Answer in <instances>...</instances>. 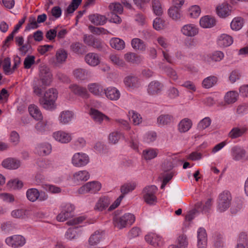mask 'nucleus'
<instances>
[{"label":"nucleus","mask_w":248,"mask_h":248,"mask_svg":"<svg viewBox=\"0 0 248 248\" xmlns=\"http://www.w3.org/2000/svg\"><path fill=\"white\" fill-rule=\"evenodd\" d=\"M30 115L36 120H42L43 117L38 107L34 105H30L28 108Z\"/></svg>","instance_id":"obj_24"},{"label":"nucleus","mask_w":248,"mask_h":248,"mask_svg":"<svg viewBox=\"0 0 248 248\" xmlns=\"http://www.w3.org/2000/svg\"><path fill=\"white\" fill-rule=\"evenodd\" d=\"M90 175L89 172L86 170L79 171L74 174V180L75 181L88 180L89 178Z\"/></svg>","instance_id":"obj_42"},{"label":"nucleus","mask_w":248,"mask_h":248,"mask_svg":"<svg viewBox=\"0 0 248 248\" xmlns=\"http://www.w3.org/2000/svg\"><path fill=\"white\" fill-rule=\"evenodd\" d=\"M52 74L46 66L43 65L40 67L39 81L41 82L42 86H49L52 81Z\"/></svg>","instance_id":"obj_4"},{"label":"nucleus","mask_w":248,"mask_h":248,"mask_svg":"<svg viewBox=\"0 0 248 248\" xmlns=\"http://www.w3.org/2000/svg\"><path fill=\"white\" fill-rule=\"evenodd\" d=\"M131 46L134 49L140 51H144L146 48L145 43L142 40L138 38L132 40Z\"/></svg>","instance_id":"obj_30"},{"label":"nucleus","mask_w":248,"mask_h":248,"mask_svg":"<svg viewBox=\"0 0 248 248\" xmlns=\"http://www.w3.org/2000/svg\"><path fill=\"white\" fill-rule=\"evenodd\" d=\"M86 62L90 66H95L100 62L99 55L95 53L90 52L86 54L84 57Z\"/></svg>","instance_id":"obj_13"},{"label":"nucleus","mask_w":248,"mask_h":248,"mask_svg":"<svg viewBox=\"0 0 248 248\" xmlns=\"http://www.w3.org/2000/svg\"><path fill=\"white\" fill-rule=\"evenodd\" d=\"M43 97L55 102L58 97V92L55 89H49L46 92Z\"/></svg>","instance_id":"obj_49"},{"label":"nucleus","mask_w":248,"mask_h":248,"mask_svg":"<svg viewBox=\"0 0 248 248\" xmlns=\"http://www.w3.org/2000/svg\"><path fill=\"white\" fill-rule=\"evenodd\" d=\"M70 48L73 53L80 56L83 55L87 52L86 46L78 42L72 43Z\"/></svg>","instance_id":"obj_12"},{"label":"nucleus","mask_w":248,"mask_h":248,"mask_svg":"<svg viewBox=\"0 0 248 248\" xmlns=\"http://www.w3.org/2000/svg\"><path fill=\"white\" fill-rule=\"evenodd\" d=\"M110 202V201L108 197H101L96 203L95 209L99 211H102L108 206Z\"/></svg>","instance_id":"obj_31"},{"label":"nucleus","mask_w":248,"mask_h":248,"mask_svg":"<svg viewBox=\"0 0 248 248\" xmlns=\"http://www.w3.org/2000/svg\"><path fill=\"white\" fill-rule=\"evenodd\" d=\"M200 24L203 28H209L215 25L216 20L214 17L206 16L201 19Z\"/></svg>","instance_id":"obj_26"},{"label":"nucleus","mask_w":248,"mask_h":248,"mask_svg":"<svg viewBox=\"0 0 248 248\" xmlns=\"http://www.w3.org/2000/svg\"><path fill=\"white\" fill-rule=\"evenodd\" d=\"M124 82L127 88L130 89H135L140 87V82L139 78L135 76H128L126 77Z\"/></svg>","instance_id":"obj_10"},{"label":"nucleus","mask_w":248,"mask_h":248,"mask_svg":"<svg viewBox=\"0 0 248 248\" xmlns=\"http://www.w3.org/2000/svg\"><path fill=\"white\" fill-rule=\"evenodd\" d=\"M178 245L177 246L171 245L168 248H186L188 245L186 236L182 234L177 238Z\"/></svg>","instance_id":"obj_36"},{"label":"nucleus","mask_w":248,"mask_h":248,"mask_svg":"<svg viewBox=\"0 0 248 248\" xmlns=\"http://www.w3.org/2000/svg\"><path fill=\"white\" fill-rule=\"evenodd\" d=\"M232 201V196L230 192L224 190L218 196L217 200V210L223 212L226 211L230 206Z\"/></svg>","instance_id":"obj_1"},{"label":"nucleus","mask_w":248,"mask_h":248,"mask_svg":"<svg viewBox=\"0 0 248 248\" xmlns=\"http://www.w3.org/2000/svg\"><path fill=\"white\" fill-rule=\"evenodd\" d=\"M111 46L117 50L123 49L125 47L124 42L118 38H113L110 40Z\"/></svg>","instance_id":"obj_37"},{"label":"nucleus","mask_w":248,"mask_h":248,"mask_svg":"<svg viewBox=\"0 0 248 248\" xmlns=\"http://www.w3.org/2000/svg\"><path fill=\"white\" fill-rule=\"evenodd\" d=\"M198 248H206L207 237L205 230L203 228H200L197 232Z\"/></svg>","instance_id":"obj_11"},{"label":"nucleus","mask_w":248,"mask_h":248,"mask_svg":"<svg viewBox=\"0 0 248 248\" xmlns=\"http://www.w3.org/2000/svg\"><path fill=\"white\" fill-rule=\"evenodd\" d=\"M123 137H124V135L122 133L118 131H114L109 134L108 140L109 142L112 144H116L118 142L119 140Z\"/></svg>","instance_id":"obj_47"},{"label":"nucleus","mask_w":248,"mask_h":248,"mask_svg":"<svg viewBox=\"0 0 248 248\" xmlns=\"http://www.w3.org/2000/svg\"><path fill=\"white\" fill-rule=\"evenodd\" d=\"M124 59L128 62L132 63H138L140 62V57L132 52L126 53L124 56Z\"/></svg>","instance_id":"obj_46"},{"label":"nucleus","mask_w":248,"mask_h":248,"mask_svg":"<svg viewBox=\"0 0 248 248\" xmlns=\"http://www.w3.org/2000/svg\"><path fill=\"white\" fill-rule=\"evenodd\" d=\"M6 243L14 248L22 247L26 243L25 238L21 235H14L5 239Z\"/></svg>","instance_id":"obj_5"},{"label":"nucleus","mask_w":248,"mask_h":248,"mask_svg":"<svg viewBox=\"0 0 248 248\" xmlns=\"http://www.w3.org/2000/svg\"><path fill=\"white\" fill-rule=\"evenodd\" d=\"M71 91L75 95L79 96L84 99L89 98L90 94L86 88L77 84H71L69 86Z\"/></svg>","instance_id":"obj_9"},{"label":"nucleus","mask_w":248,"mask_h":248,"mask_svg":"<svg viewBox=\"0 0 248 248\" xmlns=\"http://www.w3.org/2000/svg\"><path fill=\"white\" fill-rule=\"evenodd\" d=\"M243 25V19L238 17L234 18L231 23V27L232 30L238 31L241 29Z\"/></svg>","instance_id":"obj_48"},{"label":"nucleus","mask_w":248,"mask_h":248,"mask_svg":"<svg viewBox=\"0 0 248 248\" xmlns=\"http://www.w3.org/2000/svg\"><path fill=\"white\" fill-rule=\"evenodd\" d=\"M103 232L95 231L89 239V244L90 246H95L99 244L103 237Z\"/></svg>","instance_id":"obj_25"},{"label":"nucleus","mask_w":248,"mask_h":248,"mask_svg":"<svg viewBox=\"0 0 248 248\" xmlns=\"http://www.w3.org/2000/svg\"><path fill=\"white\" fill-rule=\"evenodd\" d=\"M39 195V192L36 188L29 189L26 192L27 198L32 202L36 201L38 199Z\"/></svg>","instance_id":"obj_40"},{"label":"nucleus","mask_w":248,"mask_h":248,"mask_svg":"<svg viewBox=\"0 0 248 248\" xmlns=\"http://www.w3.org/2000/svg\"><path fill=\"white\" fill-rule=\"evenodd\" d=\"M130 114H132L131 119L133 122V123L135 125H139L142 122V118L140 114L135 112L134 111H131L129 112Z\"/></svg>","instance_id":"obj_64"},{"label":"nucleus","mask_w":248,"mask_h":248,"mask_svg":"<svg viewBox=\"0 0 248 248\" xmlns=\"http://www.w3.org/2000/svg\"><path fill=\"white\" fill-rule=\"evenodd\" d=\"M73 113L69 110L62 111L59 116V121L62 124H67L70 122L73 118Z\"/></svg>","instance_id":"obj_35"},{"label":"nucleus","mask_w":248,"mask_h":248,"mask_svg":"<svg viewBox=\"0 0 248 248\" xmlns=\"http://www.w3.org/2000/svg\"><path fill=\"white\" fill-rule=\"evenodd\" d=\"M172 120V117L169 114L161 115L157 118V123L165 125L170 123Z\"/></svg>","instance_id":"obj_54"},{"label":"nucleus","mask_w":248,"mask_h":248,"mask_svg":"<svg viewBox=\"0 0 248 248\" xmlns=\"http://www.w3.org/2000/svg\"><path fill=\"white\" fill-rule=\"evenodd\" d=\"M247 131V128L245 127L233 128L228 134V137L232 139H236L242 136Z\"/></svg>","instance_id":"obj_32"},{"label":"nucleus","mask_w":248,"mask_h":248,"mask_svg":"<svg viewBox=\"0 0 248 248\" xmlns=\"http://www.w3.org/2000/svg\"><path fill=\"white\" fill-rule=\"evenodd\" d=\"M136 187V185L134 183H127L123 185L121 187L122 195L124 196L128 192L133 190Z\"/></svg>","instance_id":"obj_56"},{"label":"nucleus","mask_w":248,"mask_h":248,"mask_svg":"<svg viewBox=\"0 0 248 248\" xmlns=\"http://www.w3.org/2000/svg\"><path fill=\"white\" fill-rule=\"evenodd\" d=\"M39 102L40 105L46 109L53 110L56 107L55 102L44 97H41Z\"/></svg>","instance_id":"obj_34"},{"label":"nucleus","mask_w":248,"mask_h":248,"mask_svg":"<svg viewBox=\"0 0 248 248\" xmlns=\"http://www.w3.org/2000/svg\"><path fill=\"white\" fill-rule=\"evenodd\" d=\"M180 9L178 7L172 6L170 7L168 10V14L169 16L173 19H178L181 17Z\"/></svg>","instance_id":"obj_44"},{"label":"nucleus","mask_w":248,"mask_h":248,"mask_svg":"<svg viewBox=\"0 0 248 248\" xmlns=\"http://www.w3.org/2000/svg\"><path fill=\"white\" fill-rule=\"evenodd\" d=\"M157 190V188L155 185L148 186L143 188L142 190L143 197L147 204L153 205L157 202V198L155 196Z\"/></svg>","instance_id":"obj_2"},{"label":"nucleus","mask_w":248,"mask_h":248,"mask_svg":"<svg viewBox=\"0 0 248 248\" xmlns=\"http://www.w3.org/2000/svg\"><path fill=\"white\" fill-rule=\"evenodd\" d=\"M2 166L7 169H16L20 166V162L14 158H8L4 160Z\"/></svg>","instance_id":"obj_16"},{"label":"nucleus","mask_w":248,"mask_h":248,"mask_svg":"<svg viewBox=\"0 0 248 248\" xmlns=\"http://www.w3.org/2000/svg\"><path fill=\"white\" fill-rule=\"evenodd\" d=\"M82 0H72L71 3L66 9L67 14H72L80 5Z\"/></svg>","instance_id":"obj_51"},{"label":"nucleus","mask_w":248,"mask_h":248,"mask_svg":"<svg viewBox=\"0 0 248 248\" xmlns=\"http://www.w3.org/2000/svg\"><path fill=\"white\" fill-rule=\"evenodd\" d=\"M217 81V78L215 76H210L205 78L202 81V86L206 89L213 87Z\"/></svg>","instance_id":"obj_45"},{"label":"nucleus","mask_w":248,"mask_h":248,"mask_svg":"<svg viewBox=\"0 0 248 248\" xmlns=\"http://www.w3.org/2000/svg\"><path fill=\"white\" fill-rule=\"evenodd\" d=\"M174 159H176V157H175L174 158L167 159L164 161V162L162 165V169L164 171H169L174 168V165L171 160H174Z\"/></svg>","instance_id":"obj_59"},{"label":"nucleus","mask_w":248,"mask_h":248,"mask_svg":"<svg viewBox=\"0 0 248 248\" xmlns=\"http://www.w3.org/2000/svg\"><path fill=\"white\" fill-rule=\"evenodd\" d=\"M29 23L26 27L25 31H29L31 29H35L39 27L37 21H36L35 17L31 16L29 17Z\"/></svg>","instance_id":"obj_60"},{"label":"nucleus","mask_w":248,"mask_h":248,"mask_svg":"<svg viewBox=\"0 0 248 248\" xmlns=\"http://www.w3.org/2000/svg\"><path fill=\"white\" fill-rule=\"evenodd\" d=\"M40 84L39 80L34 81L33 83V93L38 96H40L42 94L43 88Z\"/></svg>","instance_id":"obj_58"},{"label":"nucleus","mask_w":248,"mask_h":248,"mask_svg":"<svg viewBox=\"0 0 248 248\" xmlns=\"http://www.w3.org/2000/svg\"><path fill=\"white\" fill-rule=\"evenodd\" d=\"M240 245L244 248H246L248 245V238L246 232H242L240 234L237 247H239Z\"/></svg>","instance_id":"obj_55"},{"label":"nucleus","mask_w":248,"mask_h":248,"mask_svg":"<svg viewBox=\"0 0 248 248\" xmlns=\"http://www.w3.org/2000/svg\"><path fill=\"white\" fill-rule=\"evenodd\" d=\"M89 162L88 156L84 153H76L73 156L72 163L76 167H80L85 166Z\"/></svg>","instance_id":"obj_7"},{"label":"nucleus","mask_w":248,"mask_h":248,"mask_svg":"<svg viewBox=\"0 0 248 248\" xmlns=\"http://www.w3.org/2000/svg\"><path fill=\"white\" fill-rule=\"evenodd\" d=\"M233 43V39L232 36L223 34L221 35L218 39V45L221 47H227Z\"/></svg>","instance_id":"obj_27"},{"label":"nucleus","mask_w":248,"mask_h":248,"mask_svg":"<svg viewBox=\"0 0 248 248\" xmlns=\"http://www.w3.org/2000/svg\"><path fill=\"white\" fill-rule=\"evenodd\" d=\"M189 15L191 17L197 18L201 13V9L199 6L197 5H194L191 6L189 9Z\"/></svg>","instance_id":"obj_63"},{"label":"nucleus","mask_w":248,"mask_h":248,"mask_svg":"<svg viewBox=\"0 0 248 248\" xmlns=\"http://www.w3.org/2000/svg\"><path fill=\"white\" fill-rule=\"evenodd\" d=\"M104 92L107 97L110 100H117L120 97V93L116 88L108 87Z\"/></svg>","instance_id":"obj_21"},{"label":"nucleus","mask_w":248,"mask_h":248,"mask_svg":"<svg viewBox=\"0 0 248 248\" xmlns=\"http://www.w3.org/2000/svg\"><path fill=\"white\" fill-rule=\"evenodd\" d=\"M158 154L157 149L148 148L142 152V157L146 160H150L155 158Z\"/></svg>","instance_id":"obj_28"},{"label":"nucleus","mask_w":248,"mask_h":248,"mask_svg":"<svg viewBox=\"0 0 248 248\" xmlns=\"http://www.w3.org/2000/svg\"><path fill=\"white\" fill-rule=\"evenodd\" d=\"M109 59L115 65L118 66L124 67L125 65L123 60L116 54H111L109 56Z\"/></svg>","instance_id":"obj_57"},{"label":"nucleus","mask_w":248,"mask_h":248,"mask_svg":"<svg viewBox=\"0 0 248 248\" xmlns=\"http://www.w3.org/2000/svg\"><path fill=\"white\" fill-rule=\"evenodd\" d=\"M238 94L235 91H230L226 93L224 96V101L228 104H232L237 100Z\"/></svg>","instance_id":"obj_38"},{"label":"nucleus","mask_w":248,"mask_h":248,"mask_svg":"<svg viewBox=\"0 0 248 248\" xmlns=\"http://www.w3.org/2000/svg\"><path fill=\"white\" fill-rule=\"evenodd\" d=\"M73 74L77 79L80 80H84L87 77V72L84 69H77L73 71Z\"/></svg>","instance_id":"obj_50"},{"label":"nucleus","mask_w":248,"mask_h":248,"mask_svg":"<svg viewBox=\"0 0 248 248\" xmlns=\"http://www.w3.org/2000/svg\"><path fill=\"white\" fill-rule=\"evenodd\" d=\"M182 33L188 36H194L198 32V29L193 24H187L184 26L181 30Z\"/></svg>","instance_id":"obj_22"},{"label":"nucleus","mask_w":248,"mask_h":248,"mask_svg":"<svg viewBox=\"0 0 248 248\" xmlns=\"http://www.w3.org/2000/svg\"><path fill=\"white\" fill-rule=\"evenodd\" d=\"M35 63V57L32 55L27 56L24 61V68L29 69Z\"/></svg>","instance_id":"obj_61"},{"label":"nucleus","mask_w":248,"mask_h":248,"mask_svg":"<svg viewBox=\"0 0 248 248\" xmlns=\"http://www.w3.org/2000/svg\"><path fill=\"white\" fill-rule=\"evenodd\" d=\"M211 122V119L209 117H205L200 122L198 127L199 130H203L210 125Z\"/></svg>","instance_id":"obj_62"},{"label":"nucleus","mask_w":248,"mask_h":248,"mask_svg":"<svg viewBox=\"0 0 248 248\" xmlns=\"http://www.w3.org/2000/svg\"><path fill=\"white\" fill-rule=\"evenodd\" d=\"M29 211L24 209H17L11 212V216L16 218H25L28 217Z\"/></svg>","instance_id":"obj_39"},{"label":"nucleus","mask_w":248,"mask_h":248,"mask_svg":"<svg viewBox=\"0 0 248 248\" xmlns=\"http://www.w3.org/2000/svg\"><path fill=\"white\" fill-rule=\"evenodd\" d=\"M54 138L57 141L64 143L69 142L71 140V136L63 131H57L53 133Z\"/></svg>","instance_id":"obj_18"},{"label":"nucleus","mask_w":248,"mask_h":248,"mask_svg":"<svg viewBox=\"0 0 248 248\" xmlns=\"http://www.w3.org/2000/svg\"><path fill=\"white\" fill-rule=\"evenodd\" d=\"M74 209V205L69 203L62 206L61 212L57 217V220L62 222L71 217Z\"/></svg>","instance_id":"obj_6"},{"label":"nucleus","mask_w":248,"mask_h":248,"mask_svg":"<svg viewBox=\"0 0 248 248\" xmlns=\"http://www.w3.org/2000/svg\"><path fill=\"white\" fill-rule=\"evenodd\" d=\"M90 113L94 121L99 124H101L103 120L108 121L109 119L107 116L94 108L91 109Z\"/></svg>","instance_id":"obj_19"},{"label":"nucleus","mask_w":248,"mask_h":248,"mask_svg":"<svg viewBox=\"0 0 248 248\" xmlns=\"http://www.w3.org/2000/svg\"><path fill=\"white\" fill-rule=\"evenodd\" d=\"M110 13L121 14L123 12V7L119 2L111 3L108 6Z\"/></svg>","instance_id":"obj_43"},{"label":"nucleus","mask_w":248,"mask_h":248,"mask_svg":"<svg viewBox=\"0 0 248 248\" xmlns=\"http://www.w3.org/2000/svg\"><path fill=\"white\" fill-rule=\"evenodd\" d=\"M36 149L38 154L45 155L50 153L51 146L48 144H40L37 145Z\"/></svg>","instance_id":"obj_41"},{"label":"nucleus","mask_w":248,"mask_h":248,"mask_svg":"<svg viewBox=\"0 0 248 248\" xmlns=\"http://www.w3.org/2000/svg\"><path fill=\"white\" fill-rule=\"evenodd\" d=\"M90 193L94 194L98 192L101 188V184L95 181L87 183Z\"/></svg>","instance_id":"obj_52"},{"label":"nucleus","mask_w":248,"mask_h":248,"mask_svg":"<svg viewBox=\"0 0 248 248\" xmlns=\"http://www.w3.org/2000/svg\"><path fill=\"white\" fill-rule=\"evenodd\" d=\"M163 88V85L158 81L151 82L147 89L148 93L150 95H156L160 93Z\"/></svg>","instance_id":"obj_14"},{"label":"nucleus","mask_w":248,"mask_h":248,"mask_svg":"<svg viewBox=\"0 0 248 248\" xmlns=\"http://www.w3.org/2000/svg\"><path fill=\"white\" fill-rule=\"evenodd\" d=\"M231 12L229 5L227 3H223L217 8V13L221 17H226L229 16Z\"/></svg>","instance_id":"obj_23"},{"label":"nucleus","mask_w":248,"mask_h":248,"mask_svg":"<svg viewBox=\"0 0 248 248\" xmlns=\"http://www.w3.org/2000/svg\"><path fill=\"white\" fill-rule=\"evenodd\" d=\"M135 220L134 216L130 213H126L121 217H116L114 218L115 225L119 229L125 227L127 225H131L134 222Z\"/></svg>","instance_id":"obj_3"},{"label":"nucleus","mask_w":248,"mask_h":248,"mask_svg":"<svg viewBox=\"0 0 248 248\" xmlns=\"http://www.w3.org/2000/svg\"><path fill=\"white\" fill-rule=\"evenodd\" d=\"M192 125V121L188 119L185 118L182 120L178 124V130L181 133L187 132L191 127Z\"/></svg>","instance_id":"obj_29"},{"label":"nucleus","mask_w":248,"mask_h":248,"mask_svg":"<svg viewBox=\"0 0 248 248\" xmlns=\"http://www.w3.org/2000/svg\"><path fill=\"white\" fill-rule=\"evenodd\" d=\"M55 56L56 62H54V64L56 66H58L65 61L67 57V54L65 50L59 49L56 52Z\"/></svg>","instance_id":"obj_33"},{"label":"nucleus","mask_w":248,"mask_h":248,"mask_svg":"<svg viewBox=\"0 0 248 248\" xmlns=\"http://www.w3.org/2000/svg\"><path fill=\"white\" fill-rule=\"evenodd\" d=\"M231 155L233 160L235 161H246V150L243 148L234 146L231 150Z\"/></svg>","instance_id":"obj_8"},{"label":"nucleus","mask_w":248,"mask_h":248,"mask_svg":"<svg viewBox=\"0 0 248 248\" xmlns=\"http://www.w3.org/2000/svg\"><path fill=\"white\" fill-rule=\"evenodd\" d=\"M145 241L155 247L162 245L161 237L155 233H149L145 236Z\"/></svg>","instance_id":"obj_15"},{"label":"nucleus","mask_w":248,"mask_h":248,"mask_svg":"<svg viewBox=\"0 0 248 248\" xmlns=\"http://www.w3.org/2000/svg\"><path fill=\"white\" fill-rule=\"evenodd\" d=\"M89 91L95 96H101L104 93L103 87L98 83H93L88 85Z\"/></svg>","instance_id":"obj_20"},{"label":"nucleus","mask_w":248,"mask_h":248,"mask_svg":"<svg viewBox=\"0 0 248 248\" xmlns=\"http://www.w3.org/2000/svg\"><path fill=\"white\" fill-rule=\"evenodd\" d=\"M89 20L96 26L103 25L107 20V18L103 15L98 14L91 15L89 16Z\"/></svg>","instance_id":"obj_17"},{"label":"nucleus","mask_w":248,"mask_h":248,"mask_svg":"<svg viewBox=\"0 0 248 248\" xmlns=\"http://www.w3.org/2000/svg\"><path fill=\"white\" fill-rule=\"evenodd\" d=\"M152 7L154 13L156 16H159L162 14L163 10L159 0H152Z\"/></svg>","instance_id":"obj_53"}]
</instances>
